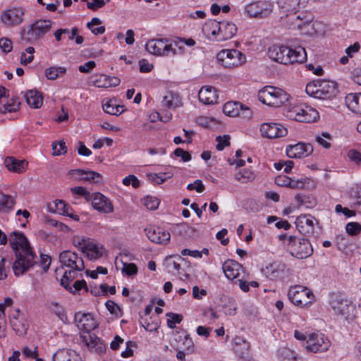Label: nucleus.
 Returning <instances> with one entry per match:
<instances>
[{"label": "nucleus", "instance_id": "f257e3e1", "mask_svg": "<svg viewBox=\"0 0 361 361\" xmlns=\"http://www.w3.org/2000/svg\"><path fill=\"white\" fill-rule=\"evenodd\" d=\"M9 243L16 256V260L13 264V270L15 275L19 276L35 264V259L37 256L32 250L27 238L23 233L14 231L11 233Z\"/></svg>", "mask_w": 361, "mask_h": 361}, {"label": "nucleus", "instance_id": "f03ea898", "mask_svg": "<svg viewBox=\"0 0 361 361\" xmlns=\"http://www.w3.org/2000/svg\"><path fill=\"white\" fill-rule=\"evenodd\" d=\"M267 54L271 60L285 65L301 63L307 59L306 51L301 46L293 49L283 45H273L269 48Z\"/></svg>", "mask_w": 361, "mask_h": 361}, {"label": "nucleus", "instance_id": "7ed1b4c3", "mask_svg": "<svg viewBox=\"0 0 361 361\" xmlns=\"http://www.w3.org/2000/svg\"><path fill=\"white\" fill-rule=\"evenodd\" d=\"M329 305L334 314L343 317L350 324L356 319V308L353 301L341 293L330 295Z\"/></svg>", "mask_w": 361, "mask_h": 361}, {"label": "nucleus", "instance_id": "20e7f679", "mask_svg": "<svg viewBox=\"0 0 361 361\" xmlns=\"http://www.w3.org/2000/svg\"><path fill=\"white\" fill-rule=\"evenodd\" d=\"M279 239L284 240L290 255L298 259H306L313 253L312 246L306 238L283 234Z\"/></svg>", "mask_w": 361, "mask_h": 361}, {"label": "nucleus", "instance_id": "39448f33", "mask_svg": "<svg viewBox=\"0 0 361 361\" xmlns=\"http://www.w3.org/2000/svg\"><path fill=\"white\" fill-rule=\"evenodd\" d=\"M173 47L172 44H168L167 39H152L149 40L146 45V50L152 54L157 56H169L170 53L173 55L182 54L184 53V47L178 45L175 42Z\"/></svg>", "mask_w": 361, "mask_h": 361}, {"label": "nucleus", "instance_id": "423d86ee", "mask_svg": "<svg viewBox=\"0 0 361 361\" xmlns=\"http://www.w3.org/2000/svg\"><path fill=\"white\" fill-rule=\"evenodd\" d=\"M258 99L264 104L278 107L288 102L289 95L281 89L267 86L259 91Z\"/></svg>", "mask_w": 361, "mask_h": 361}, {"label": "nucleus", "instance_id": "0eeeda50", "mask_svg": "<svg viewBox=\"0 0 361 361\" xmlns=\"http://www.w3.org/2000/svg\"><path fill=\"white\" fill-rule=\"evenodd\" d=\"M51 27L49 20H38L29 26L27 32L22 33V39L27 42H32L42 37L49 32Z\"/></svg>", "mask_w": 361, "mask_h": 361}, {"label": "nucleus", "instance_id": "6e6552de", "mask_svg": "<svg viewBox=\"0 0 361 361\" xmlns=\"http://www.w3.org/2000/svg\"><path fill=\"white\" fill-rule=\"evenodd\" d=\"M217 59L226 68L243 64L246 61L245 54L236 49H224L217 54Z\"/></svg>", "mask_w": 361, "mask_h": 361}, {"label": "nucleus", "instance_id": "1a4fd4ad", "mask_svg": "<svg viewBox=\"0 0 361 361\" xmlns=\"http://www.w3.org/2000/svg\"><path fill=\"white\" fill-rule=\"evenodd\" d=\"M290 302L297 306H305L312 302L314 295L307 288L296 286L288 291Z\"/></svg>", "mask_w": 361, "mask_h": 361}, {"label": "nucleus", "instance_id": "9d476101", "mask_svg": "<svg viewBox=\"0 0 361 361\" xmlns=\"http://www.w3.org/2000/svg\"><path fill=\"white\" fill-rule=\"evenodd\" d=\"M288 117L299 122L310 123L319 118L318 111L310 106H294L290 111Z\"/></svg>", "mask_w": 361, "mask_h": 361}, {"label": "nucleus", "instance_id": "9b49d317", "mask_svg": "<svg viewBox=\"0 0 361 361\" xmlns=\"http://www.w3.org/2000/svg\"><path fill=\"white\" fill-rule=\"evenodd\" d=\"M330 346L329 340L324 334L314 332L307 335L305 348L313 353L326 351Z\"/></svg>", "mask_w": 361, "mask_h": 361}, {"label": "nucleus", "instance_id": "f8f14e48", "mask_svg": "<svg viewBox=\"0 0 361 361\" xmlns=\"http://www.w3.org/2000/svg\"><path fill=\"white\" fill-rule=\"evenodd\" d=\"M245 9L250 17L263 18L271 13L273 4L270 1H260L247 5Z\"/></svg>", "mask_w": 361, "mask_h": 361}, {"label": "nucleus", "instance_id": "ddd939ff", "mask_svg": "<svg viewBox=\"0 0 361 361\" xmlns=\"http://www.w3.org/2000/svg\"><path fill=\"white\" fill-rule=\"evenodd\" d=\"M59 260L62 266L74 269L78 271H82L85 269V264L83 259L79 257L75 252L65 250L60 253Z\"/></svg>", "mask_w": 361, "mask_h": 361}, {"label": "nucleus", "instance_id": "4468645a", "mask_svg": "<svg viewBox=\"0 0 361 361\" xmlns=\"http://www.w3.org/2000/svg\"><path fill=\"white\" fill-rule=\"evenodd\" d=\"M260 133L263 137L274 139L286 136L288 130L280 123H264L260 126Z\"/></svg>", "mask_w": 361, "mask_h": 361}, {"label": "nucleus", "instance_id": "2eb2a0df", "mask_svg": "<svg viewBox=\"0 0 361 361\" xmlns=\"http://www.w3.org/2000/svg\"><path fill=\"white\" fill-rule=\"evenodd\" d=\"M145 233L149 240L157 244H166L171 239L170 233L160 227L149 226Z\"/></svg>", "mask_w": 361, "mask_h": 361}, {"label": "nucleus", "instance_id": "dca6fc26", "mask_svg": "<svg viewBox=\"0 0 361 361\" xmlns=\"http://www.w3.org/2000/svg\"><path fill=\"white\" fill-rule=\"evenodd\" d=\"M90 201L94 209L99 212L108 214L114 211L111 201L100 192L92 193Z\"/></svg>", "mask_w": 361, "mask_h": 361}, {"label": "nucleus", "instance_id": "f3484780", "mask_svg": "<svg viewBox=\"0 0 361 361\" xmlns=\"http://www.w3.org/2000/svg\"><path fill=\"white\" fill-rule=\"evenodd\" d=\"M313 152V147L310 143L298 142L290 145L286 148V154L290 158H301L307 157Z\"/></svg>", "mask_w": 361, "mask_h": 361}, {"label": "nucleus", "instance_id": "a211bd4d", "mask_svg": "<svg viewBox=\"0 0 361 361\" xmlns=\"http://www.w3.org/2000/svg\"><path fill=\"white\" fill-rule=\"evenodd\" d=\"M286 265L279 262H273L262 269L263 274L270 280L282 279L286 275Z\"/></svg>", "mask_w": 361, "mask_h": 361}, {"label": "nucleus", "instance_id": "6ab92c4d", "mask_svg": "<svg viewBox=\"0 0 361 361\" xmlns=\"http://www.w3.org/2000/svg\"><path fill=\"white\" fill-rule=\"evenodd\" d=\"M250 343L245 339L240 336H235L233 339V350L243 359V361H254L250 357Z\"/></svg>", "mask_w": 361, "mask_h": 361}, {"label": "nucleus", "instance_id": "aec40b11", "mask_svg": "<svg viewBox=\"0 0 361 361\" xmlns=\"http://www.w3.org/2000/svg\"><path fill=\"white\" fill-rule=\"evenodd\" d=\"M23 14L21 9L12 8L5 11L1 16V20L7 26L18 25L23 22Z\"/></svg>", "mask_w": 361, "mask_h": 361}, {"label": "nucleus", "instance_id": "412c9836", "mask_svg": "<svg viewBox=\"0 0 361 361\" xmlns=\"http://www.w3.org/2000/svg\"><path fill=\"white\" fill-rule=\"evenodd\" d=\"M318 99H326L334 97L337 93L336 85L330 80H318Z\"/></svg>", "mask_w": 361, "mask_h": 361}, {"label": "nucleus", "instance_id": "4be33fe9", "mask_svg": "<svg viewBox=\"0 0 361 361\" xmlns=\"http://www.w3.org/2000/svg\"><path fill=\"white\" fill-rule=\"evenodd\" d=\"M75 322L79 329H82L85 331H90L97 327V324L90 313L76 312L75 314Z\"/></svg>", "mask_w": 361, "mask_h": 361}, {"label": "nucleus", "instance_id": "5701e85b", "mask_svg": "<svg viewBox=\"0 0 361 361\" xmlns=\"http://www.w3.org/2000/svg\"><path fill=\"white\" fill-rule=\"evenodd\" d=\"M314 217L311 215H300L295 221L296 227L298 231L303 235L312 233L314 231Z\"/></svg>", "mask_w": 361, "mask_h": 361}, {"label": "nucleus", "instance_id": "b1692460", "mask_svg": "<svg viewBox=\"0 0 361 361\" xmlns=\"http://www.w3.org/2000/svg\"><path fill=\"white\" fill-rule=\"evenodd\" d=\"M222 269L228 279L233 280L239 276L243 266L235 260L228 259L223 264Z\"/></svg>", "mask_w": 361, "mask_h": 361}, {"label": "nucleus", "instance_id": "393cba45", "mask_svg": "<svg viewBox=\"0 0 361 361\" xmlns=\"http://www.w3.org/2000/svg\"><path fill=\"white\" fill-rule=\"evenodd\" d=\"M199 100L204 104H213L217 102L216 90L212 86L202 87L198 93Z\"/></svg>", "mask_w": 361, "mask_h": 361}, {"label": "nucleus", "instance_id": "a878e982", "mask_svg": "<svg viewBox=\"0 0 361 361\" xmlns=\"http://www.w3.org/2000/svg\"><path fill=\"white\" fill-rule=\"evenodd\" d=\"M4 164L8 171L18 173L25 171L27 167V162L25 160H18L13 157H7Z\"/></svg>", "mask_w": 361, "mask_h": 361}, {"label": "nucleus", "instance_id": "bb28decb", "mask_svg": "<svg viewBox=\"0 0 361 361\" xmlns=\"http://www.w3.org/2000/svg\"><path fill=\"white\" fill-rule=\"evenodd\" d=\"M69 174H76L81 178L82 180L89 181L90 183H98L102 180V175L93 171H84L82 169H72L69 171Z\"/></svg>", "mask_w": 361, "mask_h": 361}, {"label": "nucleus", "instance_id": "cd10ccee", "mask_svg": "<svg viewBox=\"0 0 361 361\" xmlns=\"http://www.w3.org/2000/svg\"><path fill=\"white\" fill-rule=\"evenodd\" d=\"M345 101L349 109L361 115V93H350L345 97Z\"/></svg>", "mask_w": 361, "mask_h": 361}, {"label": "nucleus", "instance_id": "c85d7f7f", "mask_svg": "<svg viewBox=\"0 0 361 361\" xmlns=\"http://www.w3.org/2000/svg\"><path fill=\"white\" fill-rule=\"evenodd\" d=\"M52 361H82L79 355L72 350H59L52 357Z\"/></svg>", "mask_w": 361, "mask_h": 361}, {"label": "nucleus", "instance_id": "c756f323", "mask_svg": "<svg viewBox=\"0 0 361 361\" xmlns=\"http://www.w3.org/2000/svg\"><path fill=\"white\" fill-rule=\"evenodd\" d=\"M288 19L291 20L294 27L302 30L312 22V17L310 14L306 15L304 13H301L298 15L295 13L293 16H290Z\"/></svg>", "mask_w": 361, "mask_h": 361}, {"label": "nucleus", "instance_id": "7c9ffc66", "mask_svg": "<svg viewBox=\"0 0 361 361\" xmlns=\"http://www.w3.org/2000/svg\"><path fill=\"white\" fill-rule=\"evenodd\" d=\"M25 97L27 104L32 108L38 109L42 105V95L37 90H31L27 91L25 94Z\"/></svg>", "mask_w": 361, "mask_h": 361}, {"label": "nucleus", "instance_id": "2f4dec72", "mask_svg": "<svg viewBox=\"0 0 361 361\" xmlns=\"http://www.w3.org/2000/svg\"><path fill=\"white\" fill-rule=\"evenodd\" d=\"M237 32L236 25L231 22H221L219 40H226L232 38Z\"/></svg>", "mask_w": 361, "mask_h": 361}, {"label": "nucleus", "instance_id": "473e14b6", "mask_svg": "<svg viewBox=\"0 0 361 361\" xmlns=\"http://www.w3.org/2000/svg\"><path fill=\"white\" fill-rule=\"evenodd\" d=\"M82 252L87 254V257L90 259H96L102 257V252L98 245L92 240L87 243L86 246L82 247Z\"/></svg>", "mask_w": 361, "mask_h": 361}, {"label": "nucleus", "instance_id": "72a5a7b5", "mask_svg": "<svg viewBox=\"0 0 361 361\" xmlns=\"http://www.w3.org/2000/svg\"><path fill=\"white\" fill-rule=\"evenodd\" d=\"M11 324L18 336L26 334L28 325L24 319H20L18 317H11Z\"/></svg>", "mask_w": 361, "mask_h": 361}, {"label": "nucleus", "instance_id": "f704fd0d", "mask_svg": "<svg viewBox=\"0 0 361 361\" xmlns=\"http://www.w3.org/2000/svg\"><path fill=\"white\" fill-rule=\"evenodd\" d=\"M242 108V104L238 102H228L223 106V112L228 116L235 117L239 115V110Z\"/></svg>", "mask_w": 361, "mask_h": 361}, {"label": "nucleus", "instance_id": "c9c22d12", "mask_svg": "<svg viewBox=\"0 0 361 361\" xmlns=\"http://www.w3.org/2000/svg\"><path fill=\"white\" fill-rule=\"evenodd\" d=\"M14 200L11 195L0 192V212L8 213L13 210Z\"/></svg>", "mask_w": 361, "mask_h": 361}, {"label": "nucleus", "instance_id": "e433bc0d", "mask_svg": "<svg viewBox=\"0 0 361 361\" xmlns=\"http://www.w3.org/2000/svg\"><path fill=\"white\" fill-rule=\"evenodd\" d=\"M76 271L74 269L66 271L63 274V278L61 280V285L63 286L67 290L72 291V286H71V281L76 276Z\"/></svg>", "mask_w": 361, "mask_h": 361}, {"label": "nucleus", "instance_id": "4c0bfd02", "mask_svg": "<svg viewBox=\"0 0 361 361\" xmlns=\"http://www.w3.org/2000/svg\"><path fill=\"white\" fill-rule=\"evenodd\" d=\"M20 104V103L18 101V99L17 97H13L0 108V113L6 114V112H16L18 111Z\"/></svg>", "mask_w": 361, "mask_h": 361}, {"label": "nucleus", "instance_id": "58836bf2", "mask_svg": "<svg viewBox=\"0 0 361 361\" xmlns=\"http://www.w3.org/2000/svg\"><path fill=\"white\" fill-rule=\"evenodd\" d=\"M102 109L106 113L115 116L120 115L123 111V106L116 105L115 103H113L111 100L104 104Z\"/></svg>", "mask_w": 361, "mask_h": 361}, {"label": "nucleus", "instance_id": "ea45409f", "mask_svg": "<svg viewBox=\"0 0 361 361\" xmlns=\"http://www.w3.org/2000/svg\"><path fill=\"white\" fill-rule=\"evenodd\" d=\"M188 336V334L185 332L176 331L173 333V338L171 341V345L176 350L183 348V343Z\"/></svg>", "mask_w": 361, "mask_h": 361}, {"label": "nucleus", "instance_id": "a19ab883", "mask_svg": "<svg viewBox=\"0 0 361 361\" xmlns=\"http://www.w3.org/2000/svg\"><path fill=\"white\" fill-rule=\"evenodd\" d=\"M66 69L64 67H50L45 70V75L48 80H56L60 73H65Z\"/></svg>", "mask_w": 361, "mask_h": 361}, {"label": "nucleus", "instance_id": "79ce46f5", "mask_svg": "<svg viewBox=\"0 0 361 361\" xmlns=\"http://www.w3.org/2000/svg\"><path fill=\"white\" fill-rule=\"evenodd\" d=\"M149 178L157 184H161L165 182L168 178L172 177L173 173H149L147 175Z\"/></svg>", "mask_w": 361, "mask_h": 361}, {"label": "nucleus", "instance_id": "37998d69", "mask_svg": "<svg viewBox=\"0 0 361 361\" xmlns=\"http://www.w3.org/2000/svg\"><path fill=\"white\" fill-rule=\"evenodd\" d=\"M279 356L281 361H295L296 353L289 348H282L279 352Z\"/></svg>", "mask_w": 361, "mask_h": 361}, {"label": "nucleus", "instance_id": "c03bdc74", "mask_svg": "<svg viewBox=\"0 0 361 361\" xmlns=\"http://www.w3.org/2000/svg\"><path fill=\"white\" fill-rule=\"evenodd\" d=\"M78 33V27H75L72 28L71 32L68 29H59L54 32L56 39L59 42L61 40V36L63 34H70L69 39H74L75 36Z\"/></svg>", "mask_w": 361, "mask_h": 361}, {"label": "nucleus", "instance_id": "a18cd8bd", "mask_svg": "<svg viewBox=\"0 0 361 361\" xmlns=\"http://www.w3.org/2000/svg\"><path fill=\"white\" fill-rule=\"evenodd\" d=\"M166 317H169V319H167V325L170 329L175 328L176 324H180L183 319L182 314H176L173 312H168L166 314Z\"/></svg>", "mask_w": 361, "mask_h": 361}, {"label": "nucleus", "instance_id": "49530a36", "mask_svg": "<svg viewBox=\"0 0 361 361\" xmlns=\"http://www.w3.org/2000/svg\"><path fill=\"white\" fill-rule=\"evenodd\" d=\"M66 204L65 201L61 200H56L54 202L53 205H49V209L50 212H56L60 214L64 213V209H66Z\"/></svg>", "mask_w": 361, "mask_h": 361}, {"label": "nucleus", "instance_id": "de8ad7c7", "mask_svg": "<svg viewBox=\"0 0 361 361\" xmlns=\"http://www.w3.org/2000/svg\"><path fill=\"white\" fill-rule=\"evenodd\" d=\"M331 135L326 132H323L321 134V135H317L316 137L317 142L326 149H329L331 147V143L326 140H331Z\"/></svg>", "mask_w": 361, "mask_h": 361}, {"label": "nucleus", "instance_id": "09e8293b", "mask_svg": "<svg viewBox=\"0 0 361 361\" xmlns=\"http://www.w3.org/2000/svg\"><path fill=\"white\" fill-rule=\"evenodd\" d=\"M51 146L53 150V155L54 156L64 154L67 152L66 143L63 141H59V143L54 142Z\"/></svg>", "mask_w": 361, "mask_h": 361}, {"label": "nucleus", "instance_id": "8fccbe9b", "mask_svg": "<svg viewBox=\"0 0 361 361\" xmlns=\"http://www.w3.org/2000/svg\"><path fill=\"white\" fill-rule=\"evenodd\" d=\"M143 204L150 210H154L158 208L159 200L152 196H147L142 200Z\"/></svg>", "mask_w": 361, "mask_h": 361}, {"label": "nucleus", "instance_id": "3c124183", "mask_svg": "<svg viewBox=\"0 0 361 361\" xmlns=\"http://www.w3.org/2000/svg\"><path fill=\"white\" fill-rule=\"evenodd\" d=\"M236 180L245 182L254 178L253 173L248 169H243L235 175Z\"/></svg>", "mask_w": 361, "mask_h": 361}, {"label": "nucleus", "instance_id": "603ef678", "mask_svg": "<svg viewBox=\"0 0 361 361\" xmlns=\"http://www.w3.org/2000/svg\"><path fill=\"white\" fill-rule=\"evenodd\" d=\"M319 87H318V80L313 81L312 82H309L306 85L305 91L307 94L312 96L315 98H318L319 96Z\"/></svg>", "mask_w": 361, "mask_h": 361}, {"label": "nucleus", "instance_id": "864d4df0", "mask_svg": "<svg viewBox=\"0 0 361 361\" xmlns=\"http://www.w3.org/2000/svg\"><path fill=\"white\" fill-rule=\"evenodd\" d=\"M85 332L87 335L82 336L83 340L85 341L87 346L94 348L100 339L94 334H91L90 331Z\"/></svg>", "mask_w": 361, "mask_h": 361}, {"label": "nucleus", "instance_id": "5fc2aeb1", "mask_svg": "<svg viewBox=\"0 0 361 361\" xmlns=\"http://www.w3.org/2000/svg\"><path fill=\"white\" fill-rule=\"evenodd\" d=\"M345 229L350 235H356L361 231V225L357 222H350L347 224Z\"/></svg>", "mask_w": 361, "mask_h": 361}, {"label": "nucleus", "instance_id": "6e6d98bb", "mask_svg": "<svg viewBox=\"0 0 361 361\" xmlns=\"http://www.w3.org/2000/svg\"><path fill=\"white\" fill-rule=\"evenodd\" d=\"M307 3V0H286V4L291 10H298L304 8Z\"/></svg>", "mask_w": 361, "mask_h": 361}, {"label": "nucleus", "instance_id": "4d7b16f0", "mask_svg": "<svg viewBox=\"0 0 361 361\" xmlns=\"http://www.w3.org/2000/svg\"><path fill=\"white\" fill-rule=\"evenodd\" d=\"M216 140L218 142L216 148L219 151L223 150L225 147L230 145V136L228 135L218 136L216 137Z\"/></svg>", "mask_w": 361, "mask_h": 361}, {"label": "nucleus", "instance_id": "13d9d810", "mask_svg": "<svg viewBox=\"0 0 361 361\" xmlns=\"http://www.w3.org/2000/svg\"><path fill=\"white\" fill-rule=\"evenodd\" d=\"M6 258L0 253V280L5 279L7 277V272L9 271V266L6 267Z\"/></svg>", "mask_w": 361, "mask_h": 361}, {"label": "nucleus", "instance_id": "bf43d9fd", "mask_svg": "<svg viewBox=\"0 0 361 361\" xmlns=\"http://www.w3.org/2000/svg\"><path fill=\"white\" fill-rule=\"evenodd\" d=\"M71 190L74 194L84 197L87 201H90L92 193L88 192L85 188L80 186L74 187Z\"/></svg>", "mask_w": 361, "mask_h": 361}, {"label": "nucleus", "instance_id": "052dcab7", "mask_svg": "<svg viewBox=\"0 0 361 361\" xmlns=\"http://www.w3.org/2000/svg\"><path fill=\"white\" fill-rule=\"evenodd\" d=\"M174 95L172 92H167L162 99V105L167 108H175L176 104L173 102Z\"/></svg>", "mask_w": 361, "mask_h": 361}, {"label": "nucleus", "instance_id": "680f3d73", "mask_svg": "<svg viewBox=\"0 0 361 361\" xmlns=\"http://www.w3.org/2000/svg\"><path fill=\"white\" fill-rule=\"evenodd\" d=\"M195 345L192 338L188 334V336L183 343L182 350H185L187 354H192L194 352Z\"/></svg>", "mask_w": 361, "mask_h": 361}, {"label": "nucleus", "instance_id": "e2e57ef3", "mask_svg": "<svg viewBox=\"0 0 361 361\" xmlns=\"http://www.w3.org/2000/svg\"><path fill=\"white\" fill-rule=\"evenodd\" d=\"M123 183L125 185H129L132 184L134 188H137L140 186V180L134 175H129L123 178Z\"/></svg>", "mask_w": 361, "mask_h": 361}, {"label": "nucleus", "instance_id": "0e129e2a", "mask_svg": "<svg viewBox=\"0 0 361 361\" xmlns=\"http://www.w3.org/2000/svg\"><path fill=\"white\" fill-rule=\"evenodd\" d=\"M82 288H84L85 290V291H87V292L89 290L85 281V280L75 281L72 286V291H70V292L73 294H76Z\"/></svg>", "mask_w": 361, "mask_h": 361}, {"label": "nucleus", "instance_id": "69168bd1", "mask_svg": "<svg viewBox=\"0 0 361 361\" xmlns=\"http://www.w3.org/2000/svg\"><path fill=\"white\" fill-rule=\"evenodd\" d=\"M349 159L357 165H361V153L356 149H350L348 152Z\"/></svg>", "mask_w": 361, "mask_h": 361}, {"label": "nucleus", "instance_id": "338daca9", "mask_svg": "<svg viewBox=\"0 0 361 361\" xmlns=\"http://www.w3.org/2000/svg\"><path fill=\"white\" fill-rule=\"evenodd\" d=\"M94 84L95 86L98 87L108 88L109 86L108 75H100L99 78L94 80Z\"/></svg>", "mask_w": 361, "mask_h": 361}, {"label": "nucleus", "instance_id": "774afa93", "mask_svg": "<svg viewBox=\"0 0 361 361\" xmlns=\"http://www.w3.org/2000/svg\"><path fill=\"white\" fill-rule=\"evenodd\" d=\"M188 190H195L197 192H202L205 187L201 180H196L193 183H190L187 186Z\"/></svg>", "mask_w": 361, "mask_h": 361}]
</instances>
